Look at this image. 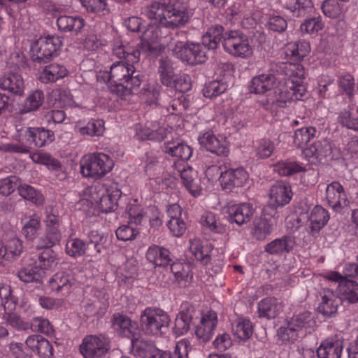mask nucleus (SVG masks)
I'll return each instance as SVG.
<instances>
[{"instance_id":"nucleus-51","label":"nucleus","mask_w":358,"mask_h":358,"mask_svg":"<svg viewBox=\"0 0 358 358\" xmlns=\"http://www.w3.org/2000/svg\"><path fill=\"white\" fill-rule=\"evenodd\" d=\"M87 12L106 15L110 13L107 0H80Z\"/></svg>"},{"instance_id":"nucleus-60","label":"nucleus","mask_w":358,"mask_h":358,"mask_svg":"<svg viewBox=\"0 0 358 358\" xmlns=\"http://www.w3.org/2000/svg\"><path fill=\"white\" fill-rule=\"evenodd\" d=\"M278 336L282 343H294L299 337V331L287 321L278 329Z\"/></svg>"},{"instance_id":"nucleus-7","label":"nucleus","mask_w":358,"mask_h":358,"mask_svg":"<svg viewBox=\"0 0 358 358\" xmlns=\"http://www.w3.org/2000/svg\"><path fill=\"white\" fill-rule=\"evenodd\" d=\"M206 50L207 48L204 46L202 41L201 43L177 41L175 48L171 49L173 53L182 62L192 66L201 64L206 62L208 57Z\"/></svg>"},{"instance_id":"nucleus-30","label":"nucleus","mask_w":358,"mask_h":358,"mask_svg":"<svg viewBox=\"0 0 358 358\" xmlns=\"http://www.w3.org/2000/svg\"><path fill=\"white\" fill-rule=\"evenodd\" d=\"M282 311V305L275 297H267L258 303V314L259 317L267 319L275 318Z\"/></svg>"},{"instance_id":"nucleus-6","label":"nucleus","mask_w":358,"mask_h":358,"mask_svg":"<svg viewBox=\"0 0 358 358\" xmlns=\"http://www.w3.org/2000/svg\"><path fill=\"white\" fill-rule=\"evenodd\" d=\"M62 45V42L59 36L40 37L31 45V58L38 64L47 63L59 55Z\"/></svg>"},{"instance_id":"nucleus-35","label":"nucleus","mask_w":358,"mask_h":358,"mask_svg":"<svg viewBox=\"0 0 358 358\" xmlns=\"http://www.w3.org/2000/svg\"><path fill=\"white\" fill-rule=\"evenodd\" d=\"M224 27L222 25L215 24L209 27L206 33L202 36L201 41L208 50H215L219 43L226 36L224 34Z\"/></svg>"},{"instance_id":"nucleus-38","label":"nucleus","mask_w":358,"mask_h":358,"mask_svg":"<svg viewBox=\"0 0 358 358\" xmlns=\"http://www.w3.org/2000/svg\"><path fill=\"white\" fill-rule=\"evenodd\" d=\"M164 152L182 161H187L192 155V148L182 142H168L164 146Z\"/></svg>"},{"instance_id":"nucleus-61","label":"nucleus","mask_w":358,"mask_h":358,"mask_svg":"<svg viewBox=\"0 0 358 358\" xmlns=\"http://www.w3.org/2000/svg\"><path fill=\"white\" fill-rule=\"evenodd\" d=\"M275 150L274 143L268 138H262L255 145V155L260 159H267Z\"/></svg>"},{"instance_id":"nucleus-41","label":"nucleus","mask_w":358,"mask_h":358,"mask_svg":"<svg viewBox=\"0 0 358 358\" xmlns=\"http://www.w3.org/2000/svg\"><path fill=\"white\" fill-rule=\"evenodd\" d=\"M44 93L41 90L30 92L20 108V114H26L38 110L44 102Z\"/></svg>"},{"instance_id":"nucleus-19","label":"nucleus","mask_w":358,"mask_h":358,"mask_svg":"<svg viewBox=\"0 0 358 358\" xmlns=\"http://www.w3.org/2000/svg\"><path fill=\"white\" fill-rule=\"evenodd\" d=\"M136 131V136L138 139L142 141L150 140L161 141L166 138L168 134V129L160 127L157 122L150 123L149 126H137Z\"/></svg>"},{"instance_id":"nucleus-2","label":"nucleus","mask_w":358,"mask_h":358,"mask_svg":"<svg viewBox=\"0 0 358 358\" xmlns=\"http://www.w3.org/2000/svg\"><path fill=\"white\" fill-rule=\"evenodd\" d=\"M146 17L168 29L184 27L191 15L184 2L180 0H159L146 6L142 13Z\"/></svg>"},{"instance_id":"nucleus-54","label":"nucleus","mask_w":358,"mask_h":358,"mask_svg":"<svg viewBox=\"0 0 358 358\" xmlns=\"http://www.w3.org/2000/svg\"><path fill=\"white\" fill-rule=\"evenodd\" d=\"M324 24L320 15L307 17L300 26L303 34H314L323 29Z\"/></svg>"},{"instance_id":"nucleus-28","label":"nucleus","mask_w":358,"mask_h":358,"mask_svg":"<svg viewBox=\"0 0 358 358\" xmlns=\"http://www.w3.org/2000/svg\"><path fill=\"white\" fill-rule=\"evenodd\" d=\"M194 315L195 310L193 306H185L178 314L175 320V333L179 336L186 334L193 324Z\"/></svg>"},{"instance_id":"nucleus-34","label":"nucleus","mask_w":358,"mask_h":358,"mask_svg":"<svg viewBox=\"0 0 358 358\" xmlns=\"http://www.w3.org/2000/svg\"><path fill=\"white\" fill-rule=\"evenodd\" d=\"M171 271L179 287H186L190 284L192 273L189 264L180 262H174L171 264Z\"/></svg>"},{"instance_id":"nucleus-44","label":"nucleus","mask_w":358,"mask_h":358,"mask_svg":"<svg viewBox=\"0 0 358 358\" xmlns=\"http://www.w3.org/2000/svg\"><path fill=\"white\" fill-rule=\"evenodd\" d=\"M273 230V224L266 217H261L254 222L252 235L257 241H264Z\"/></svg>"},{"instance_id":"nucleus-18","label":"nucleus","mask_w":358,"mask_h":358,"mask_svg":"<svg viewBox=\"0 0 358 358\" xmlns=\"http://www.w3.org/2000/svg\"><path fill=\"white\" fill-rule=\"evenodd\" d=\"M23 134L30 147L34 145L36 147L41 148L52 143L55 139L53 131L43 127H28L24 131Z\"/></svg>"},{"instance_id":"nucleus-32","label":"nucleus","mask_w":358,"mask_h":358,"mask_svg":"<svg viewBox=\"0 0 358 358\" xmlns=\"http://www.w3.org/2000/svg\"><path fill=\"white\" fill-rule=\"evenodd\" d=\"M296 245L295 238L289 236H284L276 238L264 248L265 252L271 255H281L290 252Z\"/></svg>"},{"instance_id":"nucleus-62","label":"nucleus","mask_w":358,"mask_h":358,"mask_svg":"<svg viewBox=\"0 0 358 358\" xmlns=\"http://www.w3.org/2000/svg\"><path fill=\"white\" fill-rule=\"evenodd\" d=\"M29 328L34 332H40L46 335H50L54 331L50 321L41 317H34L29 323Z\"/></svg>"},{"instance_id":"nucleus-3","label":"nucleus","mask_w":358,"mask_h":358,"mask_svg":"<svg viewBox=\"0 0 358 358\" xmlns=\"http://www.w3.org/2000/svg\"><path fill=\"white\" fill-rule=\"evenodd\" d=\"M345 276L337 271H330L325 274V279L338 283V289L342 299L347 300L349 303L358 301V284L355 280L348 277H355L358 275V264H350L344 268Z\"/></svg>"},{"instance_id":"nucleus-29","label":"nucleus","mask_w":358,"mask_h":358,"mask_svg":"<svg viewBox=\"0 0 358 358\" xmlns=\"http://www.w3.org/2000/svg\"><path fill=\"white\" fill-rule=\"evenodd\" d=\"M329 220L328 211L321 206H315L308 217L310 233L318 234Z\"/></svg>"},{"instance_id":"nucleus-31","label":"nucleus","mask_w":358,"mask_h":358,"mask_svg":"<svg viewBox=\"0 0 358 358\" xmlns=\"http://www.w3.org/2000/svg\"><path fill=\"white\" fill-rule=\"evenodd\" d=\"M276 81L273 73H262L254 77L249 85L250 92L255 94H264L271 90Z\"/></svg>"},{"instance_id":"nucleus-36","label":"nucleus","mask_w":358,"mask_h":358,"mask_svg":"<svg viewBox=\"0 0 358 358\" xmlns=\"http://www.w3.org/2000/svg\"><path fill=\"white\" fill-rule=\"evenodd\" d=\"M122 195L121 191L115 186L108 189L99 200V208L102 213H110L117 208V201Z\"/></svg>"},{"instance_id":"nucleus-45","label":"nucleus","mask_w":358,"mask_h":358,"mask_svg":"<svg viewBox=\"0 0 358 358\" xmlns=\"http://www.w3.org/2000/svg\"><path fill=\"white\" fill-rule=\"evenodd\" d=\"M45 272L38 266L24 267L19 270L17 276L24 283L41 282Z\"/></svg>"},{"instance_id":"nucleus-39","label":"nucleus","mask_w":358,"mask_h":358,"mask_svg":"<svg viewBox=\"0 0 358 358\" xmlns=\"http://www.w3.org/2000/svg\"><path fill=\"white\" fill-rule=\"evenodd\" d=\"M310 43L306 41L289 43L286 48V57L293 62L301 61L310 52Z\"/></svg>"},{"instance_id":"nucleus-59","label":"nucleus","mask_w":358,"mask_h":358,"mask_svg":"<svg viewBox=\"0 0 358 358\" xmlns=\"http://www.w3.org/2000/svg\"><path fill=\"white\" fill-rule=\"evenodd\" d=\"M31 148L28 142H26L25 136L22 134L17 143L4 144L1 149L6 152L28 154L30 152Z\"/></svg>"},{"instance_id":"nucleus-10","label":"nucleus","mask_w":358,"mask_h":358,"mask_svg":"<svg viewBox=\"0 0 358 358\" xmlns=\"http://www.w3.org/2000/svg\"><path fill=\"white\" fill-rule=\"evenodd\" d=\"M110 340L103 335H88L80 345V352L84 358H100L110 350Z\"/></svg>"},{"instance_id":"nucleus-53","label":"nucleus","mask_w":358,"mask_h":358,"mask_svg":"<svg viewBox=\"0 0 358 358\" xmlns=\"http://www.w3.org/2000/svg\"><path fill=\"white\" fill-rule=\"evenodd\" d=\"M195 176L196 172L192 168L184 169L180 173V178L183 185L194 196H196L199 193Z\"/></svg>"},{"instance_id":"nucleus-24","label":"nucleus","mask_w":358,"mask_h":358,"mask_svg":"<svg viewBox=\"0 0 358 358\" xmlns=\"http://www.w3.org/2000/svg\"><path fill=\"white\" fill-rule=\"evenodd\" d=\"M160 29L155 24L148 25L141 36V43L135 48L141 52L152 53L156 50L153 43L157 42L160 36ZM134 48V47H133Z\"/></svg>"},{"instance_id":"nucleus-37","label":"nucleus","mask_w":358,"mask_h":358,"mask_svg":"<svg viewBox=\"0 0 358 358\" xmlns=\"http://www.w3.org/2000/svg\"><path fill=\"white\" fill-rule=\"evenodd\" d=\"M285 8L294 17H303L314 10L312 0H286Z\"/></svg>"},{"instance_id":"nucleus-33","label":"nucleus","mask_w":358,"mask_h":358,"mask_svg":"<svg viewBox=\"0 0 358 358\" xmlns=\"http://www.w3.org/2000/svg\"><path fill=\"white\" fill-rule=\"evenodd\" d=\"M68 75L66 68L60 64L53 63L44 67L39 75V80L43 83H55Z\"/></svg>"},{"instance_id":"nucleus-47","label":"nucleus","mask_w":358,"mask_h":358,"mask_svg":"<svg viewBox=\"0 0 358 358\" xmlns=\"http://www.w3.org/2000/svg\"><path fill=\"white\" fill-rule=\"evenodd\" d=\"M17 190L19 194L27 201L36 204H41L43 202V195L39 191L28 184H22L21 180H20Z\"/></svg>"},{"instance_id":"nucleus-49","label":"nucleus","mask_w":358,"mask_h":358,"mask_svg":"<svg viewBox=\"0 0 358 358\" xmlns=\"http://www.w3.org/2000/svg\"><path fill=\"white\" fill-rule=\"evenodd\" d=\"M173 94H175V92L173 89L166 90V92H163L159 103L162 107L166 108L167 111L171 115L179 112V108L181 106V102L178 99L171 98Z\"/></svg>"},{"instance_id":"nucleus-15","label":"nucleus","mask_w":358,"mask_h":358,"mask_svg":"<svg viewBox=\"0 0 358 358\" xmlns=\"http://www.w3.org/2000/svg\"><path fill=\"white\" fill-rule=\"evenodd\" d=\"M248 174L243 168L229 169L220 173V183L223 189L231 192L235 187L244 185Z\"/></svg>"},{"instance_id":"nucleus-21","label":"nucleus","mask_w":358,"mask_h":358,"mask_svg":"<svg viewBox=\"0 0 358 358\" xmlns=\"http://www.w3.org/2000/svg\"><path fill=\"white\" fill-rule=\"evenodd\" d=\"M74 281V278L71 274L60 271L54 274L49 280L48 283L51 291L65 295L70 292Z\"/></svg>"},{"instance_id":"nucleus-43","label":"nucleus","mask_w":358,"mask_h":358,"mask_svg":"<svg viewBox=\"0 0 358 358\" xmlns=\"http://www.w3.org/2000/svg\"><path fill=\"white\" fill-rule=\"evenodd\" d=\"M108 298L103 295L101 299H94L91 302L87 303L85 308V315L87 317H101L103 316L108 307Z\"/></svg>"},{"instance_id":"nucleus-17","label":"nucleus","mask_w":358,"mask_h":358,"mask_svg":"<svg viewBox=\"0 0 358 358\" xmlns=\"http://www.w3.org/2000/svg\"><path fill=\"white\" fill-rule=\"evenodd\" d=\"M24 81L20 73L7 71L0 77V89L7 91L15 96L24 94Z\"/></svg>"},{"instance_id":"nucleus-25","label":"nucleus","mask_w":358,"mask_h":358,"mask_svg":"<svg viewBox=\"0 0 358 358\" xmlns=\"http://www.w3.org/2000/svg\"><path fill=\"white\" fill-rule=\"evenodd\" d=\"M25 344L33 352L42 358H50L53 355V348L45 338L41 335H31L25 341Z\"/></svg>"},{"instance_id":"nucleus-63","label":"nucleus","mask_w":358,"mask_h":358,"mask_svg":"<svg viewBox=\"0 0 358 358\" xmlns=\"http://www.w3.org/2000/svg\"><path fill=\"white\" fill-rule=\"evenodd\" d=\"M86 243L80 238H72L66 245V253L73 257H80L85 254Z\"/></svg>"},{"instance_id":"nucleus-57","label":"nucleus","mask_w":358,"mask_h":358,"mask_svg":"<svg viewBox=\"0 0 358 358\" xmlns=\"http://www.w3.org/2000/svg\"><path fill=\"white\" fill-rule=\"evenodd\" d=\"M201 223L211 231L222 234L225 231V226L217 222L215 214L211 212H206L201 217Z\"/></svg>"},{"instance_id":"nucleus-5","label":"nucleus","mask_w":358,"mask_h":358,"mask_svg":"<svg viewBox=\"0 0 358 358\" xmlns=\"http://www.w3.org/2000/svg\"><path fill=\"white\" fill-rule=\"evenodd\" d=\"M114 166L107 155L98 152L85 155L80 162V172L84 177L99 179L109 173Z\"/></svg>"},{"instance_id":"nucleus-48","label":"nucleus","mask_w":358,"mask_h":358,"mask_svg":"<svg viewBox=\"0 0 358 358\" xmlns=\"http://www.w3.org/2000/svg\"><path fill=\"white\" fill-rule=\"evenodd\" d=\"M126 213L128 217V224L139 226L142 224L145 217V212L143 208L134 201V203H129L126 208Z\"/></svg>"},{"instance_id":"nucleus-64","label":"nucleus","mask_w":358,"mask_h":358,"mask_svg":"<svg viewBox=\"0 0 358 358\" xmlns=\"http://www.w3.org/2000/svg\"><path fill=\"white\" fill-rule=\"evenodd\" d=\"M344 196L343 187L338 182H332L326 189V198L330 206L340 204L338 196Z\"/></svg>"},{"instance_id":"nucleus-14","label":"nucleus","mask_w":358,"mask_h":358,"mask_svg":"<svg viewBox=\"0 0 358 358\" xmlns=\"http://www.w3.org/2000/svg\"><path fill=\"white\" fill-rule=\"evenodd\" d=\"M202 148L220 157H226L229 153L228 143L223 136H217L212 131H206L199 137Z\"/></svg>"},{"instance_id":"nucleus-50","label":"nucleus","mask_w":358,"mask_h":358,"mask_svg":"<svg viewBox=\"0 0 358 358\" xmlns=\"http://www.w3.org/2000/svg\"><path fill=\"white\" fill-rule=\"evenodd\" d=\"M316 133L317 130L313 127L298 129L294 132L293 143L296 147L301 148L314 138Z\"/></svg>"},{"instance_id":"nucleus-8","label":"nucleus","mask_w":358,"mask_h":358,"mask_svg":"<svg viewBox=\"0 0 358 358\" xmlns=\"http://www.w3.org/2000/svg\"><path fill=\"white\" fill-rule=\"evenodd\" d=\"M222 45L226 52L235 57L248 58L253 53L248 37L237 31L227 32Z\"/></svg>"},{"instance_id":"nucleus-22","label":"nucleus","mask_w":358,"mask_h":358,"mask_svg":"<svg viewBox=\"0 0 358 358\" xmlns=\"http://www.w3.org/2000/svg\"><path fill=\"white\" fill-rule=\"evenodd\" d=\"M57 26L61 32L77 35L85 26V20L79 15H60L57 17Z\"/></svg>"},{"instance_id":"nucleus-52","label":"nucleus","mask_w":358,"mask_h":358,"mask_svg":"<svg viewBox=\"0 0 358 358\" xmlns=\"http://www.w3.org/2000/svg\"><path fill=\"white\" fill-rule=\"evenodd\" d=\"M274 171L282 176H289L303 171V167L296 162L281 161L274 166Z\"/></svg>"},{"instance_id":"nucleus-40","label":"nucleus","mask_w":358,"mask_h":358,"mask_svg":"<svg viewBox=\"0 0 358 358\" xmlns=\"http://www.w3.org/2000/svg\"><path fill=\"white\" fill-rule=\"evenodd\" d=\"M169 251L157 245L150 246L147 252V259L156 266L165 267L170 264L171 259L169 257Z\"/></svg>"},{"instance_id":"nucleus-1","label":"nucleus","mask_w":358,"mask_h":358,"mask_svg":"<svg viewBox=\"0 0 358 358\" xmlns=\"http://www.w3.org/2000/svg\"><path fill=\"white\" fill-rule=\"evenodd\" d=\"M113 53L121 61L114 62L110 69L109 81L114 84L113 92L122 98L130 95L141 85L144 76L134 67L140 60V51L128 45L117 43Z\"/></svg>"},{"instance_id":"nucleus-58","label":"nucleus","mask_w":358,"mask_h":358,"mask_svg":"<svg viewBox=\"0 0 358 358\" xmlns=\"http://www.w3.org/2000/svg\"><path fill=\"white\" fill-rule=\"evenodd\" d=\"M227 89V85L226 83L220 80H213L205 85L203 94L205 97L212 99L222 94Z\"/></svg>"},{"instance_id":"nucleus-26","label":"nucleus","mask_w":358,"mask_h":358,"mask_svg":"<svg viewBox=\"0 0 358 358\" xmlns=\"http://www.w3.org/2000/svg\"><path fill=\"white\" fill-rule=\"evenodd\" d=\"M343 348L342 341L337 338H329L317 349V355L318 358H341Z\"/></svg>"},{"instance_id":"nucleus-42","label":"nucleus","mask_w":358,"mask_h":358,"mask_svg":"<svg viewBox=\"0 0 358 358\" xmlns=\"http://www.w3.org/2000/svg\"><path fill=\"white\" fill-rule=\"evenodd\" d=\"M158 63V73L161 83L166 87H171L174 78V68L172 61L166 56H162L159 59Z\"/></svg>"},{"instance_id":"nucleus-9","label":"nucleus","mask_w":358,"mask_h":358,"mask_svg":"<svg viewBox=\"0 0 358 358\" xmlns=\"http://www.w3.org/2000/svg\"><path fill=\"white\" fill-rule=\"evenodd\" d=\"M110 324L117 336L131 339L132 343L137 341L140 337L138 322L123 313H115L110 319Z\"/></svg>"},{"instance_id":"nucleus-4","label":"nucleus","mask_w":358,"mask_h":358,"mask_svg":"<svg viewBox=\"0 0 358 358\" xmlns=\"http://www.w3.org/2000/svg\"><path fill=\"white\" fill-rule=\"evenodd\" d=\"M140 327L146 336H161L171 322L167 313L157 307H147L140 315Z\"/></svg>"},{"instance_id":"nucleus-12","label":"nucleus","mask_w":358,"mask_h":358,"mask_svg":"<svg viewBox=\"0 0 358 358\" xmlns=\"http://www.w3.org/2000/svg\"><path fill=\"white\" fill-rule=\"evenodd\" d=\"M271 69L273 72L285 75L288 78L285 83H292L296 85H303V80L305 78V69L298 62L271 63Z\"/></svg>"},{"instance_id":"nucleus-23","label":"nucleus","mask_w":358,"mask_h":358,"mask_svg":"<svg viewBox=\"0 0 358 358\" xmlns=\"http://www.w3.org/2000/svg\"><path fill=\"white\" fill-rule=\"evenodd\" d=\"M322 301L317 307V311L322 315L327 317L334 315L337 312L338 302L341 300L345 301L342 299V296L339 299H337L334 293L329 289H324L321 292Z\"/></svg>"},{"instance_id":"nucleus-46","label":"nucleus","mask_w":358,"mask_h":358,"mask_svg":"<svg viewBox=\"0 0 358 358\" xmlns=\"http://www.w3.org/2000/svg\"><path fill=\"white\" fill-rule=\"evenodd\" d=\"M233 333L239 340L248 341L253 334V324L249 319L239 318L233 327Z\"/></svg>"},{"instance_id":"nucleus-55","label":"nucleus","mask_w":358,"mask_h":358,"mask_svg":"<svg viewBox=\"0 0 358 358\" xmlns=\"http://www.w3.org/2000/svg\"><path fill=\"white\" fill-rule=\"evenodd\" d=\"M105 130L104 122L102 120H92L85 127L78 129L81 135H89L91 136H100Z\"/></svg>"},{"instance_id":"nucleus-56","label":"nucleus","mask_w":358,"mask_h":358,"mask_svg":"<svg viewBox=\"0 0 358 358\" xmlns=\"http://www.w3.org/2000/svg\"><path fill=\"white\" fill-rule=\"evenodd\" d=\"M189 250L195 258L203 264H207L210 260L208 248L201 244L200 240L191 241Z\"/></svg>"},{"instance_id":"nucleus-16","label":"nucleus","mask_w":358,"mask_h":358,"mask_svg":"<svg viewBox=\"0 0 358 358\" xmlns=\"http://www.w3.org/2000/svg\"><path fill=\"white\" fill-rule=\"evenodd\" d=\"M303 85H296L292 83H285V85L279 90L277 99L273 101L276 106L285 108L288 103L300 100L305 94Z\"/></svg>"},{"instance_id":"nucleus-13","label":"nucleus","mask_w":358,"mask_h":358,"mask_svg":"<svg viewBox=\"0 0 358 358\" xmlns=\"http://www.w3.org/2000/svg\"><path fill=\"white\" fill-rule=\"evenodd\" d=\"M269 203L267 208L273 210L289 203L292 197L290 185L285 181H278L271 186L269 192Z\"/></svg>"},{"instance_id":"nucleus-11","label":"nucleus","mask_w":358,"mask_h":358,"mask_svg":"<svg viewBox=\"0 0 358 358\" xmlns=\"http://www.w3.org/2000/svg\"><path fill=\"white\" fill-rule=\"evenodd\" d=\"M303 154L310 163H325L332 158V147L328 140L323 138L303 149Z\"/></svg>"},{"instance_id":"nucleus-27","label":"nucleus","mask_w":358,"mask_h":358,"mask_svg":"<svg viewBox=\"0 0 358 358\" xmlns=\"http://www.w3.org/2000/svg\"><path fill=\"white\" fill-rule=\"evenodd\" d=\"M216 326L217 314L215 312H209L201 319L200 324L196 327L195 334L203 342H208L212 338Z\"/></svg>"},{"instance_id":"nucleus-20","label":"nucleus","mask_w":358,"mask_h":358,"mask_svg":"<svg viewBox=\"0 0 358 358\" xmlns=\"http://www.w3.org/2000/svg\"><path fill=\"white\" fill-rule=\"evenodd\" d=\"M254 212L255 209L250 203H242L234 205L229 209V221L241 226L251 220Z\"/></svg>"}]
</instances>
